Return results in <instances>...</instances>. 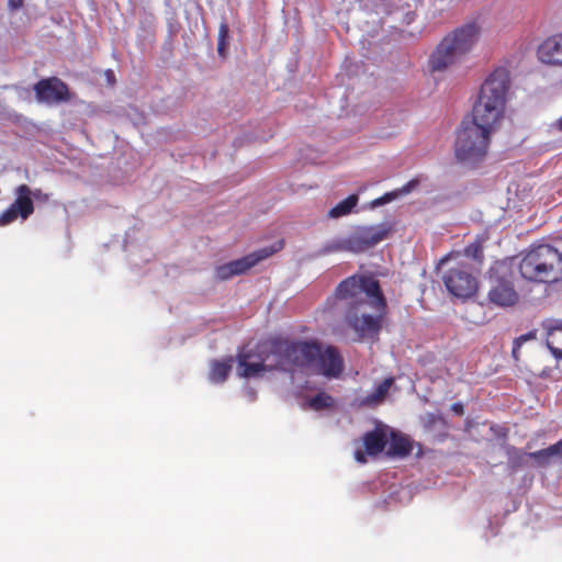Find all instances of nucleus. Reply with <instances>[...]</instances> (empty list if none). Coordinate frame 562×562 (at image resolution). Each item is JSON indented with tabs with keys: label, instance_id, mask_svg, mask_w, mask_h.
<instances>
[{
	"label": "nucleus",
	"instance_id": "f257e3e1",
	"mask_svg": "<svg viewBox=\"0 0 562 562\" xmlns=\"http://www.w3.org/2000/svg\"><path fill=\"white\" fill-rule=\"evenodd\" d=\"M238 375L259 376L263 372H294L313 369L327 378H337L344 369L342 358L334 347L304 340L272 338L259 344L256 350L243 349L238 356Z\"/></svg>",
	"mask_w": 562,
	"mask_h": 562
},
{
	"label": "nucleus",
	"instance_id": "f03ea898",
	"mask_svg": "<svg viewBox=\"0 0 562 562\" xmlns=\"http://www.w3.org/2000/svg\"><path fill=\"white\" fill-rule=\"evenodd\" d=\"M335 295L347 303L346 322L358 337L378 338L386 307L379 282L371 277L352 276L338 284Z\"/></svg>",
	"mask_w": 562,
	"mask_h": 562
},
{
	"label": "nucleus",
	"instance_id": "7ed1b4c3",
	"mask_svg": "<svg viewBox=\"0 0 562 562\" xmlns=\"http://www.w3.org/2000/svg\"><path fill=\"white\" fill-rule=\"evenodd\" d=\"M482 29V23L474 19L446 35L430 56L431 70L442 71L462 61L477 44Z\"/></svg>",
	"mask_w": 562,
	"mask_h": 562
},
{
	"label": "nucleus",
	"instance_id": "20e7f679",
	"mask_svg": "<svg viewBox=\"0 0 562 562\" xmlns=\"http://www.w3.org/2000/svg\"><path fill=\"white\" fill-rule=\"evenodd\" d=\"M510 88V71L499 65L485 78L481 85L472 114L479 122L498 124L504 116L507 94Z\"/></svg>",
	"mask_w": 562,
	"mask_h": 562
},
{
	"label": "nucleus",
	"instance_id": "39448f33",
	"mask_svg": "<svg viewBox=\"0 0 562 562\" xmlns=\"http://www.w3.org/2000/svg\"><path fill=\"white\" fill-rule=\"evenodd\" d=\"M522 279L535 283H555L562 280V252L541 244L530 247L518 265Z\"/></svg>",
	"mask_w": 562,
	"mask_h": 562
},
{
	"label": "nucleus",
	"instance_id": "423d86ee",
	"mask_svg": "<svg viewBox=\"0 0 562 562\" xmlns=\"http://www.w3.org/2000/svg\"><path fill=\"white\" fill-rule=\"evenodd\" d=\"M497 125L492 122H479L472 114L463 120L456 139V157L465 164H474L487 154L491 136Z\"/></svg>",
	"mask_w": 562,
	"mask_h": 562
},
{
	"label": "nucleus",
	"instance_id": "0eeeda50",
	"mask_svg": "<svg viewBox=\"0 0 562 562\" xmlns=\"http://www.w3.org/2000/svg\"><path fill=\"white\" fill-rule=\"evenodd\" d=\"M490 283L488 300L492 304L506 307L517 303L519 296L507 263L496 262L490 269Z\"/></svg>",
	"mask_w": 562,
	"mask_h": 562
},
{
	"label": "nucleus",
	"instance_id": "6e6552de",
	"mask_svg": "<svg viewBox=\"0 0 562 562\" xmlns=\"http://www.w3.org/2000/svg\"><path fill=\"white\" fill-rule=\"evenodd\" d=\"M442 281L448 292L459 299L471 297L477 291L476 278L470 267L463 263L446 271Z\"/></svg>",
	"mask_w": 562,
	"mask_h": 562
},
{
	"label": "nucleus",
	"instance_id": "1a4fd4ad",
	"mask_svg": "<svg viewBox=\"0 0 562 562\" xmlns=\"http://www.w3.org/2000/svg\"><path fill=\"white\" fill-rule=\"evenodd\" d=\"M281 248L279 247H263L258 250L252 251L251 254L233 260L231 262L221 265L215 270V276L220 280H227L232 277L239 276L245 273L247 270L256 266L261 260L267 259L276 251Z\"/></svg>",
	"mask_w": 562,
	"mask_h": 562
},
{
	"label": "nucleus",
	"instance_id": "9d476101",
	"mask_svg": "<svg viewBox=\"0 0 562 562\" xmlns=\"http://www.w3.org/2000/svg\"><path fill=\"white\" fill-rule=\"evenodd\" d=\"M33 90L41 103L58 104L70 100L68 86L58 77H49L37 81Z\"/></svg>",
	"mask_w": 562,
	"mask_h": 562
},
{
	"label": "nucleus",
	"instance_id": "9b49d317",
	"mask_svg": "<svg viewBox=\"0 0 562 562\" xmlns=\"http://www.w3.org/2000/svg\"><path fill=\"white\" fill-rule=\"evenodd\" d=\"M387 443L386 434L382 429H374L368 431L363 436V446L366 448V452L361 449H357L355 451V459L359 463H366L367 457L369 456H378L383 451Z\"/></svg>",
	"mask_w": 562,
	"mask_h": 562
},
{
	"label": "nucleus",
	"instance_id": "f8f14e48",
	"mask_svg": "<svg viewBox=\"0 0 562 562\" xmlns=\"http://www.w3.org/2000/svg\"><path fill=\"white\" fill-rule=\"evenodd\" d=\"M541 326L548 349L557 360H562V318H547Z\"/></svg>",
	"mask_w": 562,
	"mask_h": 562
},
{
	"label": "nucleus",
	"instance_id": "ddd939ff",
	"mask_svg": "<svg viewBox=\"0 0 562 562\" xmlns=\"http://www.w3.org/2000/svg\"><path fill=\"white\" fill-rule=\"evenodd\" d=\"M537 55L543 64L562 66V34L546 38L539 45Z\"/></svg>",
	"mask_w": 562,
	"mask_h": 562
},
{
	"label": "nucleus",
	"instance_id": "4468645a",
	"mask_svg": "<svg viewBox=\"0 0 562 562\" xmlns=\"http://www.w3.org/2000/svg\"><path fill=\"white\" fill-rule=\"evenodd\" d=\"M15 200L11 204L20 214L22 220H27L34 212V203L31 199V188L27 184H20L15 189Z\"/></svg>",
	"mask_w": 562,
	"mask_h": 562
},
{
	"label": "nucleus",
	"instance_id": "2eb2a0df",
	"mask_svg": "<svg viewBox=\"0 0 562 562\" xmlns=\"http://www.w3.org/2000/svg\"><path fill=\"white\" fill-rule=\"evenodd\" d=\"M360 235L363 244L369 249L374 245L382 241L389 234L390 228L386 224H379L373 226H364L356 229Z\"/></svg>",
	"mask_w": 562,
	"mask_h": 562
},
{
	"label": "nucleus",
	"instance_id": "dca6fc26",
	"mask_svg": "<svg viewBox=\"0 0 562 562\" xmlns=\"http://www.w3.org/2000/svg\"><path fill=\"white\" fill-rule=\"evenodd\" d=\"M412 450L413 445L407 437L395 431L391 432L387 448V454L390 457L404 458L408 456L412 452Z\"/></svg>",
	"mask_w": 562,
	"mask_h": 562
},
{
	"label": "nucleus",
	"instance_id": "f3484780",
	"mask_svg": "<svg viewBox=\"0 0 562 562\" xmlns=\"http://www.w3.org/2000/svg\"><path fill=\"white\" fill-rule=\"evenodd\" d=\"M232 361V358L226 361H213L211 364L209 380L215 384L223 383L229 374Z\"/></svg>",
	"mask_w": 562,
	"mask_h": 562
},
{
	"label": "nucleus",
	"instance_id": "a211bd4d",
	"mask_svg": "<svg viewBox=\"0 0 562 562\" xmlns=\"http://www.w3.org/2000/svg\"><path fill=\"white\" fill-rule=\"evenodd\" d=\"M358 203V195L351 194L345 200L340 201L338 204H336L334 207H331L328 212V216L330 218H339L342 216H346L351 213L353 207Z\"/></svg>",
	"mask_w": 562,
	"mask_h": 562
},
{
	"label": "nucleus",
	"instance_id": "6ab92c4d",
	"mask_svg": "<svg viewBox=\"0 0 562 562\" xmlns=\"http://www.w3.org/2000/svg\"><path fill=\"white\" fill-rule=\"evenodd\" d=\"M394 380L392 378H387L384 381H382L380 384L376 385L374 391L363 400V404L374 405L380 403L386 396Z\"/></svg>",
	"mask_w": 562,
	"mask_h": 562
},
{
	"label": "nucleus",
	"instance_id": "aec40b11",
	"mask_svg": "<svg viewBox=\"0 0 562 562\" xmlns=\"http://www.w3.org/2000/svg\"><path fill=\"white\" fill-rule=\"evenodd\" d=\"M413 186H414V183L409 182L400 190L387 192V193L383 194L382 196L374 199L373 201H371L370 207L376 209L379 206H382L384 204L392 202L397 196L408 193L411 191V187H413Z\"/></svg>",
	"mask_w": 562,
	"mask_h": 562
},
{
	"label": "nucleus",
	"instance_id": "412c9836",
	"mask_svg": "<svg viewBox=\"0 0 562 562\" xmlns=\"http://www.w3.org/2000/svg\"><path fill=\"white\" fill-rule=\"evenodd\" d=\"M334 403L335 401L333 396L325 392H319L315 396H312L306 401L307 406L314 411L329 408L334 405Z\"/></svg>",
	"mask_w": 562,
	"mask_h": 562
},
{
	"label": "nucleus",
	"instance_id": "4be33fe9",
	"mask_svg": "<svg viewBox=\"0 0 562 562\" xmlns=\"http://www.w3.org/2000/svg\"><path fill=\"white\" fill-rule=\"evenodd\" d=\"M139 29L144 40H150L154 35L155 31V16L153 14H144V16L139 21Z\"/></svg>",
	"mask_w": 562,
	"mask_h": 562
},
{
	"label": "nucleus",
	"instance_id": "5701e85b",
	"mask_svg": "<svg viewBox=\"0 0 562 562\" xmlns=\"http://www.w3.org/2000/svg\"><path fill=\"white\" fill-rule=\"evenodd\" d=\"M338 251H347L346 238L337 237L328 240L322 248L321 254L327 255Z\"/></svg>",
	"mask_w": 562,
	"mask_h": 562
},
{
	"label": "nucleus",
	"instance_id": "b1692460",
	"mask_svg": "<svg viewBox=\"0 0 562 562\" xmlns=\"http://www.w3.org/2000/svg\"><path fill=\"white\" fill-rule=\"evenodd\" d=\"M345 238H346L347 251L357 254V252H362L368 249L366 247V245L363 244V241L357 231H355L352 234H350L349 236H347Z\"/></svg>",
	"mask_w": 562,
	"mask_h": 562
},
{
	"label": "nucleus",
	"instance_id": "393cba45",
	"mask_svg": "<svg viewBox=\"0 0 562 562\" xmlns=\"http://www.w3.org/2000/svg\"><path fill=\"white\" fill-rule=\"evenodd\" d=\"M464 255L468 258H472V259L481 262L482 259H483V248H482V245L480 243H472V244H470L469 246L465 247Z\"/></svg>",
	"mask_w": 562,
	"mask_h": 562
},
{
	"label": "nucleus",
	"instance_id": "a878e982",
	"mask_svg": "<svg viewBox=\"0 0 562 562\" xmlns=\"http://www.w3.org/2000/svg\"><path fill=\"white\" fill-rule=\"evenodd\" d=\"M19 217L20 214L16 213L15 209L10 205L0 214V226L9 225L16 221Z\"/></svg>",
	"mask_w": 562,
	"mask_h": 562
},
{
	"label": "nucleus",
	"instance_id": "bb28decb",
	"mask_svg": "<svg viewBox=\"0 0 562 562\" xmlns=\"http://www.w3.org/2000/svg\"><path fill=\"white\" fill-rule=\"evenodd\" d=\"M527 456L535 459L540 465L546 464L550 458L554 457L553 453L550 451V447L535 452H530Z\"/></svg>",
	"mask_w": 562,
	"mask_h": 562
},
{
	"label": "nucleus",
	"instance_id": "cd10ccee",
	"mask_svg": "<svg viewBox=\"0 0 562 562\" xmlns=\"http://www.w3.org/2000/svg\"><path fill=\"white\" fill-rule=\"evenodd\" d=\"M508 456H509V463H510L512 468L515 469L522 464L524 458L527 454L522 453L520 450L512 448L508 450Z\"/></svg>",
	"mask_w": 562,
	"mask_h": 562
},
{
	"label": "nucleus",
	"instance_id": "c85d7f7f",
	"mask_svg": "<svg viewBox=\"0 0 562 562\" xmlns=\"http://www.w3.org/2000/svg\"><path fill=\"white\" fill-rule=\"evenodd\" d=\"M535 338H536L535 331H529V333L524 334V335L519 336L518 338H516L514 340V346H513L514 357H516L517 350L522 346V344H525L528 340L535 339Z\"/></svg>",
	"mask_w": 562,
	"mask_h": 562
},
{
	"label": "nucleus",
	"instance_id": "c756f323",
	"mask_svg": "<svg viewBox=\"0 0 562 562\" xmlns=\"http://www.w3.org/2000/svg\"><path fill=\"white\" fill-rule=\"evenodd\" d=\"M33 198L42 202H48L50 199V194L43 192L41 189H31V199Z\"/></svg>",
	"mask_w": 562,
	"mask_h": 562
},
{
	"label": "nucleus",
	"instance_id": "7c9ffc66",
	"mask_svg": "<svg viewBox=\"0 0 562 562\" xmlns=\"http://www.w3.org/2000/svg\"><path fill=\"white\" fill-rule=\"evenodd\" d=\"M228 33H229V29H228L227 23H225V22L221 23L220 29H218L217 42L227 43Z\"/></svg>",
	"mask_w": 562,
	"mask_h": 562
},
{
	"label": "nucleus",
	"instance_id": "2f4dec72",
	"mask_svg": "<svg viewBox=\"0 0 562 562\" xmlns=\"http://www.w3.org/2000/svg\"><path fill=\"white\" fill-rule=\"evenodd\" d=\"M550 451L554 457H559L562 459V439L554 445L550 446Z\"/></svg>",
	"mask_w": 562,
	"mask_h": 562
},
{
	"label": "nucleus",
	"instance_id": "473e14b6",
	"mask_svg": "<svg viewBox=\"0 0 562 562\" xmlns=\"http://www.w3.org/2000/svg\"><path fill=\"white\" fill-rule=\"evenodd\" d=\"M24 0H8V5L11 10H19L23 7Z\"/></svg>",
	"mask_w": 562,
	"mask_h": 562
},
{
	"label": "nucleus",
	"instance_id": "72a5a7b5",
	"mask_svg": "<svg viewBox=\"0 0 562 562\" xmlns=\"http://www.w3.org/2000/svg\"><path fill=\"white\" fill-rule=\"evenodd\" d=\"M226 46L227 43L217 42V53L220 56L224 57L226 55Z\"/></svg>",
	"mask_w": 562,
	"mask_h": 562
},
{
	"label": "nucleus",
	"instance_id": "f704fd0d",
	"mask_svg": "<svg viewBox=\"0 0 562 562\" xmlns=\"http://www.w3.org/2000/svg\"><path fill=\"white\" fill-rule=\"evenodd\" d=\"M452 412H454L458 415L463 414V405L461 403H454L451 406Z\"/></svg>",
	"mask_w": 562,
	"mask_h": 562
},
{
	"label": "nucleus",
	"instance_id": "c9c22d12",
	"mask_svg": "<svg viewBox=\"0 0 562 562\" xmlns=\"http://www.w3.org/2000/svg\"><path fill=\"white\" fill-rule=\"evenodd\" d=\"M114 81H115L114 72L112 70L108 69V85H110Z\"/></svg>",
	"mask_w": 562,
	"mask_h": 562
},
{
	"label": "nucleus",
	"instance_id": "e433bc0d",
	"mask_svg": "<svg viewBox=\"0 0 562 562\" xmlns=\"http://www.w3.org/2000/svg\"><path fill=\"white\" fill-rule=\"evenodd\" d=\"M246 394H247L249 401H254L255 397H256V393H255V391L252 389L247 390Z\"/></svg>",
	"mask_w": 562,
	"mask_h": 562
},
{
	"label": "nucleus",
	"instance_id": "4c0bfd02",
	"mask_svg": "<svg viewBox=\"0 0 562 562\" xmlns=\"http://www.w3.org/2000/svg\"><path fill=\"white\" fill-rule=\"evenodd\" d=\"M557 125L560 131H562V117L557 122Z\"/></svg>",
	"mask_w": 562,
	"mask_h": 562
}]
</instances>
